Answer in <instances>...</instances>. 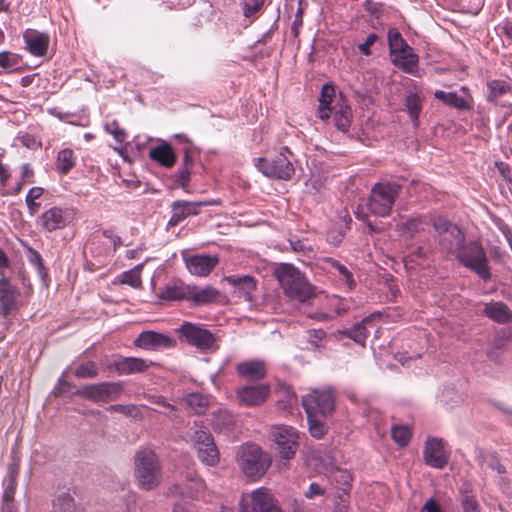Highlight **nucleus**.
<instances>
[{"instance_id":"obj_38","label":"nucleus","mask_w":512,"mask_h":512,"mask_svg":"<svg viewBox=\"0 0 512 512\" xmlns=\"http://www.w3.org/2000/svg\"><path fill=\"white\" fill-rule=\"evenodd\" d=\"M405 108L414 127L419 125V115L422 111L421 98L416 93H409L405 97Z\"/></svg>"},{"instance_id":"obj_39","label":"nucleus","mask_w":512,"mask_h":512,"mask_svg":"<svg viewBox=\"0 0 512 512\" xmlns=\"http://www.w3.org/2000/svg\"><path fill=\"white\" fill-rule=\"evenodd\" d=\"M196 451L198 458L206 465L213 466L219 461V452L214 442L199 446Z\"/></svg>"},{"instance_id":"obj_12","label":"nucleus","mask_w":512,"mask_h":512,"mask_svg":"<svg viewBox=\"0 0 512 512\" xmlns=\"http://www.w3.org/2000/svg\"><path fill=\"white\" fill-rule=\"evenodd\" d=\"M305 412L325 416L334 410V396L330 390H313L302 398Z\"/></svg>"},{"instance_id":"obj_5","label":"nucleus","mask_w":512,"mask_h":512,"mask_svg":"<svg viewBox=\"0 0 512 512\" xmlns=\"http://www.w3.org/2000/svg\"><path fill=\"white\" fill-rule=\"evenodd\" d=\"M401 186L390 182L376 183L366 202L368 211L379 217H386L399 196Z\"/></svg>"},{"instance_id":"obj_52","label":"nucleus","mask_w":512,"mask_h":512,"mask_svg":"<svg viewBox=\"0 0 512 512\" xmlns=\"http://www.w3.org/2000/svg\"><path fill=\"white\" fill-rule=\"evenodd\" d=\"M331 265L339 273V275L343 277L349 288H353L355 286L353 275L345 265L341 264L337 260H332Z\"/></svg>"},{"instance_id":"obj_63","label":"nucleus","mask_w":512,"mask_h":512,"mask_svg":"<svg viewBox=\"0 0 512 512\" xmlns=\"http://www.w3.org/2000/svg\"><path fill=\"white\" fill-rule=\"evenodd\" d=\"M135 409V406L134 405H123V404H115V405H110L107 410L110 411V412H118V413H122V414H130L132 412V410Z\"/></svg>"},{"instance_id":"obj_8","label":"nucleus","mask_w":512,"mask_h":512,"mask_svg":"<svg viewBox=\"0 0 512 512\" xmlns=\"http://www.w3.org/2000/svg\"><path fill=\"white\" fill-rule=\"evenodd\" d=\"M123 391L122 382L105 381L84 385L75 394L94 403H108L119 399Z\"/></svg>"},{"instance_id":"obj_23","label":"nucleus","mask_w":512,"mask_h":512,"mask_svg":"<svg viewBox=\"0 0 512 512\" xmlns=\"http://www.w3.org/2000/svg\"><path fill=\"white\" fill-rule=\"evenodd\" d=\"M150 364L151 363H148L142 358L125 357L115 361L111 367H113L119 375H129L146 371Z\"/></svg>"},{"instance_id":"obj_1","label":"nucleus","mask_w":512,"mask_h":512,"mask_svg":"<svg viewBox=\"0 0 512 512\" xmlns=\"http://www.w3.org/2000/svg\"><path fill=\"white\" fill-rule=\"evenodd\" d=\"M134 476L140 489L151 491L162 482L163 472L157 454L144 448L134 455Z\"/></svg>"},{"instance_id":"obj_48","label":"nucleus","mask_w":512,"mask_h":512,"mask_svg":"<svg viewBox=\"0 0 512 512\" xmlns=\"http://www.w3.org/2000/svg\"><path fill=\"white\" fill-rule=\"evenodd\" d=\"M392 439L400 446H406L411 438V431L408 426L395 425L391 428Z\"/></svg>"},{"instance_id":"obj_33","label":"nucleus","mask_w":512,"mask_h":512,"mask_svg":"<svg viewBox=\"0 0 512 512\" xmlns=\"http://www.w3.org/2000/svg\"><path fill=\"white\" fill-rule=\"evenodd\" d=\"M335 97V89L330 84H324L321 89V97L319 100L318 117L321 120H327L330 117L332 109L330 104Z\"/></svg>"},{"instance_id":"obj_57","label":"nucleus","mask_w":512,"mask_h":512,"mask_svg":"<svg viewBox=\"0 0 512 512\" xmlns=\"http://www.w3.org/2000/svg\"><path fill=\"white\" fill-rule=\"evenodd\" d=\"M17 65V60L8 51L0 52V67L4 69H13Z\"/></svg>"},{"instance_id":"obj_49","label":"nucleus","mask_w":512,"mask_h":512,"mask_svg":"<svg viewBox=\"0 0 512 512\" xmlns=\"http://www.w3.org/2000/svg\"><path fill=\"white\" fill-rule=\"evenodd\" d=\"M16 478L17 471L11 467L9 469L7 484L2 494V502L14 501V495L16 491Z\"/></svg>"},{"instance_id":"obj_2","label":"nucleus","mask_w":512,"mask_h":512,"mask_svg":"<svg viewBox=\"0 0 512 512\" xmlns=\"http://www.w3.org/2000/svg\"><path fill=\"white\" fill-rule=\"evenodd\" d=\"M284 294L292 300L305 302L314 296V289L296 267L283 263L274 272Z\"/></svg>"},{"instance_id":"obj_60","label":"nucleus","mask_w":512,"mask_h":512,"mask_svg":"<svg viewBox=\"0 0 512 512\" xmlns=\"http://www.w3.org/2000/svg\"><path fill=\"white\" fill-rule=\"evenodd\" d=\"M324 494L325 489L322 488L318 483H311L308 490L304 493L305 497L308 499H312L315 496H323Z\"/></svg>"},{"instance_id":"obj_54","label":"nucleus","mask_w":512,"mask_h":512,"mask_svg":"<svg viewBox=\"0 0 512 512\" xmlns=\"http://www.w3.org/2000/svg\"><path fill=\"white\" fill-rule=\"evenodd\" d=\"M105 130L112 134L114 139L118 142V143H122L125 141V138H126V133L124 131V129H122L120 126H119V123L116 121V120H113L112 122L108 123L105 125Z\"/></svg>"},{"instance_id":"obj_15","label":"nucleus","mask_w":512,"mask_h":512,"mask_svg":"<svg viewBox=\"0 0 512 512\" xmlns=\"http://www.w3.org/2000/svg\"><path fill=\"white\" fill-rule=\"evenodd\" d=\"M71 221L70 213L60 207H51L37 219V225L45 232H53L65 228Z\"/></svg>"},{"instance_id":"obj_20","label":"nucleus","mask_w":512,"mask_h":512,"mask_svg":"<svg viewBox=\"0 0 512 512\" xmlns=\"http://www.w3.org/2000/svg\"><path fill=\"white\" fill-rule=\"evenodd\" d=\"M23 39L27 50L33 56H44L47 53L50 37L47 33L34 29H27L23 33Z\"/></svg>"},{"instance_id":"obj_22","label":"nucleus","mask_w":512,"mask_h":512,"mask_svg":"<svg viewBox=\"0 0 512 512\" xmlns=\"http://www.w3.org/2000/svg\"><path fill=\"white\" fill-rule=\"evenodd\" d=\"M189 285L179 279L170 280L164 287L160 288L157 297L164 301L188 300Z\"/></svg>"},{"instance_id":"obj_29","label":"nucleus","mask_w":512,"mask_h":512,"mask_svg":"<svg viewBox=\"0 0 512 512\" xmlns=\"http://www.w3.org/2000/svg\"><path fill=\"white\" fill-rule=\"evenodd\" d=\"M485 315L497 323L512 322V310L503 302L485 304Z\"/></svg>"},{"instance_id":"obj_10","label":"nucleus","mask_w":512,"mask_h":512,"mask_svg":"<svg viewBox=\"0 0 512 512\" xmlns=\"http://www.w3.org/2000/svg\"><path fill=\"white\" fill-rule=\"evenodd\" d=\"M182 341L201 351L216 349V336L201 325L183 322L176 330Z\"/></svg>"},{"instance_id":"obj_40","label":"nucleus","mask_w":512,"mask_h":512,"mask_svg":"<svg viewBox=\"0 0 512 512\" xmlns=\"http://www.w3.org/2000/svg\"><path fill=\"white\" fill-rule=\"evenodd\" d=\"M73 150L65 148L61 150L56 159V168L61 174H67L75 166Z\"/></svg>"},{"instance_id":"obj_7","label":"nucleus","mask_w":512,"mask_h":512,"mask_svg":"<svg viewBox=\"0 0 512 512\" xmlns=\"http://www.w3.org/2000/svg\"><path fill=\"white\" fill-rule=\"evenodd\" d=\"M287 154L291 155L292 153L287 147H283L271 160H267L265 158L256 159V166L269 178L290 180L295 173V168Z\"/></svg>"},{"instance_id":"obj_25","label":"nucleus","mask_w":512,"mask_h":512,"mask_svg":"<svg viewBox=\"0 0 512 512\" xmlns=\"http://www.w3.org/2000/svg\"><path fill=\"white\" fill-rule=\"evenodd\" d=\"M149 158L165 168L173 167L177 160L171 145L166 142L151 148Z\"/></svg>"},{"instance_id":"obj_17","label":"nucleus","mask_w":512,"mask_h":512,"mask_svg":"<svg viewBox=\"0 0 512 512\" xmlns=\"http://www.w3.org/2000/svg\"><path fill=\"white\" fill-rule=\"evenodd\" d=\"M134 344L146 350L174 347L176 341L170 336L155 331H144L135 339Z\"/></svg>"},{"instance_id":"obj_16","label":"nucleus","mask_w":512,"mask_h":512,"mask_svg":"<svg viewBox=\"0 0 512 512\" xmlns=\"http://www.w3.org/2000/svg\"><path fill=\"white\" fill-rule=\"evenodd\" d=\"M229 285L233 287V294L246 302H252L254 299V292L257 288V281L250 275H229L224 277Z\"/></svg>"},{"instance_id":"obj_34","label":"nucleus","mask_w":512,"mask_h":512,"mask_svg":"<svg viewBox=\"0 0 512 512\" xmlns=\"http://www.w3.org/2000/svg\"><path fill=\"white\" fill-rule=\"evenodd\" d=\"M332 111L334 113V121L337 129L342 132H347L351 125V108L342 102L333 107Z\"/></svg>"},{"instance_id":"obj_45","label":"nucleus","mask_w":512,"mask_h":512,"mask_svg":"<svg viewBox=\"0 0 512 512\" xmlns=\"http://www.w3.org/2000/svg\"><path fill=\"white\" fill-rule=\"evenodd\" d=\"M142 265L136 266L133 269L125 271L119 277V284H127L133 288H139L142 284L140 270Z\"/></svg>"},{"instance_id":"obj_47","label":"nucleus","mask_w":512,"mask_h":512,"mask_svg":"<svg viewBox=\"0 0 512 512\" xmlns=\"http://www.w3.org/2000/svg\"><path fill=\"white\" fill-rule=\"evenodd\" d=\"M74 375L81 379H92L98 376V368L95 362L87 361L81 363L76 370Z\"/></svg>"},{"instance_id":"obj_6","label":"nucleus","mask_w":512,"mask_h":512,"mask_svg":"<svg viewBox=\"0 0 512 512\" xmlns=\"http://www.w3.org/2000/svg\"><path fill=\"white\" fill-rule=\"evenodd\" d=\"M433 227L438 235L440 250L455 257L466 242L464 232L457 225L442 217L433 221Z\"/></svg>"},{"instance_id":"obj_61","label":"nucleus","mask_w":512,"mask_h":512,"mask_svg":"<svg viewBox=\"0 0 512 512\" xmlns=\"http://www.w3.org/2000/svg\"><path fill=\"white\" fill-rule=\"evenodd\" d=\"M29 260L35 267H37L39 273H42V271L44 270V266L40 253L37 252L36 250H30Z\"/></svg>"},{"instance_id":"obj_41","label":"nucleus","mask_w":512,"mask_h":512,"mask_svg":"<svg viewBox=\"0 0 512 512\" xmlns=\"http://www.w3.org/2000/svg\"><path fill=\"white\" fill-rule=\"evenodd\" d=\"M387 38L391 56L396 53H403V49H406L409 46L401 33L395 28L389 29Z\"/></svg>"},{"instance_id":"obj_32","label":"nucleus","mask_w":512,"mask_h":512,"mask_svg":"<svg viewBox=\"0 0 512 512\" xmlns=\"http://www.w3.org/2000/svg\"><path fill=\"white\" fill-rule=\"evenodd\" d=\"M391 57L393 64L404 72L411 73L418 64V56L412 52V48L410 46L403 49V53H396Z\"/></svg>"},{"instance_id":"obj_64","label":"nucleus","mask_w":512,"mask_h":512,"mask_svg":"<svg viewBox=\"0 0 512 512\" xmlns=\"http://www.w3.org/2000/svg\"><path fill=\"white\" fill-rule=\"evenodd\" d=\"M423 511L425 512H441V509L437 503V501L433 498H429L424 504Z\"/></svg>"},{"instance_id":"obj_62","label":"nucleus","mask_w":512,"mask_h":512,"mask_svg":"<svg viewBox=\"0 0 512 512\" xmlns=\"http://www.w3.org/2000/svg\"><path fill=\"white\" fill-rule=\"evenodd\" d=\"M290 247L294 252H305L309 249L307 243L303 239H290Z\"/></svg>"},{"instance_id":"obj_50","label":"nucleus","mask_w":512,"mask_h":512,"mask_svg":"<svg viewBox=\"0 0 512 512\" xmlns=\"http://www.w3.org/2000/svg\"><path fill=\"white\" fill-rule=\"evenodd\" d=\"M461 504L463 512H480L479 503L476 498V495L470 490L466 489L464 491L461 499Z\"/></svg>"},{"instance_id":"obj_31","label":"nucleus","mask_w":512,"mask_h":512,"mask_svg":"<svg viewBox=\"0 0 512 512\" xmlns=\"http://www.w3.org/2000/svg\"><path fill=\"white\" fill-rule=\"evenodd\" d=\"M430 225V221L426 216L410 217L399 225V230L406 237L412 238L416 234L425 231Z\"/></svg>"},{"instance_id":"obj_28","label":"nucleus","mask_w":512,"mask_h":512,"mask_svg":"<svg viewBox=\"0 0 512 512\" xmlns=\"http://www.w3.org/2000/svg\"><path fill=\"white\" fill-rule=\"evenodd\" d=\"M373 321V316L365 317L361 322L357 323L350 329L339 330L338 335H343L352 339L355 343L365 347L366 339L368 337L367 326Z\"/></svg>"},{"instance_id":"obj_26","label":"nucleus","mask_w":512,"mask_h":512,"mask_svg":"<svg viewBox=\"0 0 512 512\" xmlns=\"http://www.w3.org/2000/svg\"><path fill=\"white\" fill-rule=\"evenodd\" d=\"M237 373L246 379L262 380L266 376V366L263 361L251 360L237 364Z\"/></svg>"},{"instance_id":"obj_56","label":"nucleus","mask_w":512,"mask_h":512,"mask_svg":"<svg viewBox=\"0 0 512 512\" xmlns=\"http://www.w3.org/2000/svg\"><path fill=\"white\" fill-rule=\"evenodd\" d=\"M150 401L153 404H156V405H159V406H162L163 408H165L166 410L163 412L165 415L171 416V415H173L174 411L176 410L175 407L173 405H171L170 403H168L166 401V399L161 395L150 396Z\"/></svg>"},{"instance_id":"obj_19","label":"nucleus","mask_w":512,"mask_h":512,"mask_svg":"<svg viewBox=\"0 0 512 512\" xmlns=\"http://www.w3.org/2000/svg\"><path fill=\"white\" fill-rule=\"evenodd\" d=\"M20 292L10 281L0 278V315L7 317L17 309V297Z\"/></svg>"},{"instance_id":"obj_21","label":"nucleus","mask_w":512,"mask_h":512,"mask_svg":"<svg viewBox=\"0 0 512 512\" xmlns=\"http://www.w3.org/2000/svg\"><path fill=\"white\" fill-rule=\"evenodd\" d=\"M218 264L217 256L192 255L186 259V266L191 274L207 276Z\"/></svg>"},{"instance_id":"obj_13","label":"nucleus","mask_w":512,"mask_h":512,"mask_svg":"<svg viewBox=\"0 0 512 512\" xmlns=\"http://www.w3.org/2000/svg\"><path fill=\"white\" fill-rule=\"evenodd\" d=\"M218 200L211 201H185L177 200L171 204V217L168 221V226L174 227L181 223L189 216H196L199 214V208L203 206L218 205Z\"/></svg>"},{"instance_id":"obj_30","label":"nucleus","mask_w":512,"mask_h":512,"mask_svg":"<svg viewBox=\"0 0 512 512\" xmlns=\"http://www.w3.org/2000/svg\"><path fill=\"white\" fill-rule=\"evenodd\" d=\"M180 403L192 413L201 415L210 406V398L201 393H190L182 397Z\"/></svg>"},{"instance_id":"obj_4","label":"nucleus","mask_w":512,"mask_h":512,"mask_svg":"<svg viewBox=\"0 0 512 512\" xmlns=\"http://www.w3.org/2000/svg\"><path fill=\"white\" fill-rule=\"evenodd\" d=\"M455 258L464 267L476 273L482 280L491 279L489 259L482 244L476 240L466 241Z\"/></svg>"},{"instance_id":"obj_9","label":"nucleus","mask_w":512,"mask_h":512,"mask_svg":"<svg viewBox=\"0 0 512 512\" xmlns=\"http://www.w3.org/2000/svg\"><path fill=\"white\" fill-rule=\"evenodd\" d=\"M239 505L241 512H284L278 500L265 487L243 494Z\"/></svg>"},{"instance_id":"obj_44","label":"nucleus","mask_w":512,"mask_h":512,"mask_svg":"<svg viewBox=\"0 0 512 512\" xmlns=\"http://www.w3.org/2000/svg\"><path fill=\"white\" fill-rule=\"evenodd\" d=\"M488 100L496 102L501 96L510 91L509 84L504 80H491L487 84Z\"/></svg>"},{"instance_id":"obj_18","label":"nucleus","mask_w":512,"mask_h":512,"mask_svg":"<svg viewBox=\"0 0 512 512\" xmlns=\"http://www.w3.org/2000/svg\"><path fill=\"white\" fill-rule=\"evenodd\" d=\"M270 393L267 385L243 386L236 391V396L245 406H259L263 404Z\"/></svg>"},{"instance_id":"obj_55","label":"nucleus","mask_w":512,"mask_h":512,"mask_svg":"<svg viewBox=\"0 0 512 512\" xmlns=\"http://www.w3.org/2000/svg\"><path fill=\"white\" fill-rule=\"evenodd\" d=\"M191 172V169L180 167L175 174V182L184 190L189 186Z\"/></svg>"},{"instance_id":"obj_27","label":"nucleus","mask_w":512,"mask_h":512,"mask_svg":"<svg viewBox=\"0 0 512 512\" xmlns=\"http://www.w3.org/2000/svg\"><path fill=\"white\" fill-rule=\"evenodd\" d=\"M220 295V292L212 287L205 286L203 288L189 285L188 300L194 305H205L214 302Z\"/></svg>"},{"instance_id":"obj_51","label":"nucleus","mask_w":512,"mask_h":512,"mask_svg":"<svg viewBox=\"0 0 512 512\" xmlns=\"http://www.w3.org/2000/svg\"><path fill=\"white\" fill-rule=\"evenodd\" d=\"M193 446L197 449L199 446L208 445L210 442H214L211 433L206 429H196L191 436Z\"/></svg>"},{"instance_id":"obj_53","label":"nucleus","mask_w":512,"mask_h":512,"mask_svg":"<svg viewBox=\"0 0 512 512\" xmlns=\"http://www.w3.org/2000/svg\"><path fill=\"white\" fill-rule=\"evenodd\" d=\"M264 0H244L243 2V15L250 18L258 13L263 7Z\"/></svg>"},{"instance_id":"obj_3","label":"nucleus","mask_w":512,"mask_h":512,"mask_svg":"<svg viewBox=\"0 0 512 512\" xmlns=\"http://www.w3.org/2000/svg\"><path fill=\"white\" fill-rule=\"evenodd\" d=\"M270 455L258 445L246 443L239 448L237 463L244 475L251 479L261 478L271 466Z\"/></svg>"},{"instance_id":"obj_36","label":"nucleus","mask_w":512,"mask_h":512,"mask_svg":"<svg viewBox=\"0 0 512 512\" xmlns=\"http://www.w3.org/2000/svg\"><path fill=\"white\" fill-rule=\"evenodd\" d=\"M434 97L442 101L445 105L456 108L458 110L470 109L469 102L465 98L458 96L454 92H445L442 90H437L434 93Z\"/></svg>"},{"instance_id":"obj_37","label":"nucleus","mask_w":512,"mask_h":512,"mask_svg":"<svg viewBox=\"0 0 512 512\" xmlns=\"http://www.w3.org/2000/svg\"><path fill=\"white\" fill-rule=\"evenodd\" d=\"M329 479L331 482L339 485V490H341L345 495L348 494L350 490V485L352 481L351 474L344 469L331 467L328 469Z\"/></svg>"},{"instance_id":"obj_59","label":"nucleus","mask_w":512,"mask_h":512,"mask_svg":"<svg viewBox=\"0 0 512 512\" xmlns=\"http://www.w3.org/2000/svg\"><path fill=\"white\" fill-rule=\"evenodd\" d=\"M66 373H67V371L63 372L62 376L58 380L57 386L55 387V389L53 391V393L56 397L61 396L62 394L68 392L69 389L72 387L71 383H69L65 379Z\"/></svg>"},{"instance_id":"obj_11","label":"nucleus","mask_w":512,"mask_h":512,"mask_svg":"<svg viewBox=\"0 0 512 512\" xmlns=\"http://www.w3.org/2000/svg\"><path fill=\"white\" fill-rule=\"evenodd\" d=\"M269 437L277 446V451L283 459H292L298 449V433L286 425H274L270 427Z\"/></svg>"},{"instance_id":"obj_42","label":"nucleus","mask_w":512,"mask_h":512,"mask_svg":"<svg viewBox=\"0 0 512 512\" xmlns=\"http://www.w3.org/2000/svg\"><path fill=\"white\" fill-rule=\"evenodd\" d=\"M53 512H79V509L69 493H62L53 502Z\"/></svg>"},{"instance_id":"obj_14","label":"nucleus","mask_w":512,"mask_h":512,"mask_svg":"<svg viewBox=\"0 0 512 512\" xmlns=\"http://www.w3.org/2000/svg\"><path fill=\"white\" fill-rule=\"evenodd\" d=\"M450 452L445 450L442 439L428 437L423 447V460L426 465L443 469L449 462Z\"/></svg>"},{"instance_id":"obj_46","label":"nucleus","mask_w":512,"mask_h":512,"mask_svg":"<svg viewBox=\"0 0 512 512\" xmlns=\"http://www.w3.org/2000/svg\"><path fill=\"white\" fill-rule=\"evenodd\" d=\"M306 414L311 436L317 439L322 438L326 433V428L322 421L318 418L319 414H312L311 412H306Z\"/></svg>"},{"instance_id":"obj_35","label":"nucleus","mask_w":512,"mask_h":512,"mask_svg":"<svg viewBox=\"0 0 512 512\" xmlns=\"http://www.w3.org/2000/svg\"><path fill=\"white\" fill-rule=\"evenodd\" d=\"M203 488V482L197 478L190 479V485L183 486L182 484L176 483L168 488V495H182L184 497L194 498L196 493Z\"/></svg>"},{"instance_id":"obj_24","label":"nucleus","mask_w":512,"mask_h":512,"mask_svg":"<svg viewBox=\"0 0 512 512\" xmlns=\"http://www.w3.org/2000/svg\"><path fill=\"white\" fill-rule=\"evenodd\" d=\"M210 422L216 433L227 435L233 430L236 418L228 410L219 408L211 413Z\"/></svg>"},{"instance_id":"obj_58","label":"nucleus","mask_w":512,"mask_h":512,"mask_svg":"<svg viewBox=\"0 0 512 512\" xmlns=\"http://www.w3.org/2000/svg\"><path fill=\"white\" fill-rule=\"evenodd\" d=\"M378 36L375 33H371L367 36L366 40L358 45L359 51L365 55L369 56L371 55V46L377 41Z\"/></svg>"},{"instance_id":"obj_43","label":"nucleus","mask_w":512,"mask_h":512,"mask_svg":"<svg viewBox=\"0 0 512 512\" xmlns=\"http://www.w3.org/2000/svg\"><path fill=\"white\" fill-rule=\"evenodd\" d=\"M477 460L479 465L484 470L491 469L497 471L499 474L506 473L504 465L500 463L498 457L495 454L480 453L477 457Z\"/></svg>"}]
</instances>
